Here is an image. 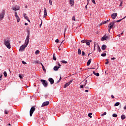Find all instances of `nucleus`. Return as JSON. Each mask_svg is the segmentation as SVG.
<instances>
[{
    "instance_id": "obj_1",
    "label": "nucleus",
    "mask_w": 126,
    "mask_h": 126,
    "mask_svg": "<svg viewBox=\"0 0 126 126\" xmlns=\"http://www.w3.org/2000/svg\"><path fill=\"white\" fill-rule=\"evenodd\" d=\"M4 42V45L6 46V48L7 49H10L11 48V46L10 45V38L7 37L3 39Z\"/></svg>"
},
{
    "instance_id": "obj_2",
    "label": "nucleus",
    "mask_w": 126,
    "mask_h": 126,
    "mask_svg": "<svg viewBox=\"0 0 126 126\" xmlns=\"http://www.w3.org/2000/svg\"><path fill=\"white\" fill-rule=\"evenodd\" d=\"M30 32H28V35L26 38L25 44V45L27 46H28V44H29V39H30Z\"/></svg>"
},
{
    "instance_id": "obj_3",
    "label": "nucleus",
    "mask_w": 126,
    "mask_h": 126,
    "mask_svg": "<svg viewBox=\"0 0 126 126\" xmlns=\"http://www.w3.org/2000/svg\"><path fill=\"white\" fill-rule=\"evenodd\" d=\"M92 42V40H82L81 41V43H86L87 46H90V43Z\"/></svg>"
},
{
    "instance_id": "obj_4",
    "label": "nucleus",
    "mask_w": 126,
    "mask_h": 126,
    "mask_svg": "<svg viewBox=\"0 0 126 126\" xmlns=\"http://www.w3.org/2000/svg\"><path fill=\"white\" fill-rule=\"evenodd\" d=\"M5 15V10H2V12L0 13V21L4 18Z\"/></svg>"
},
{
    "instance_id": "obj_5",
    "label": "nucleus",
    "mask_w": 126,
    "mask_h": 126,
    "mask_svg": "<svg viewBox=\"0 0 126 126\" xmlns=\"http://www.w3.org/2000/svg\"><path fill=\"white\" fill-rule=\"evenodd\" d=\"M42 84L43 85L44 87H47L48 86V82L45 80L41 79L40 80Z\"/></svg>"
},
{
    "instance_id": "obj_6",
    "label": "nucleus",
    "mask_w": 126,
    "mask_h": 126,
    "mask_svg": "<svg viewBox=\"0 0 126 126\" xmlns=\"http://www.w3.org/2000/svg\"><path fill=\"white\" fill-rule=\"evenodd\" d=\"M36 110V108L34 107H32L31 108V110L30 111V117H32V115H33V113L35 112V110Z\"/></svg>"
},
{
    "instance_id": "obj_7",
    "label": "nucleus",
    "mask_w": 126,
    "mask_h": 126,
    "mask_svg": "<svg viewBox=\"0 0 126 126\" xmlns=\"http://www.w3.org/2000/svg\"><path fill=\"white\" fill-rule=\"evenodd\" d=\"M114 25H115V23L111 22L110 23V24L108 25V27L109 28L108 30V32H110V31H111V29L114 27Z\"/></svg>"
},
{
    "instance_id": "obj_8",
    "label": "nucleus",
    "mask_w": 126,
    "mask_h": 126,
    "mask_svg": "<svg viewBox=\"0 0 126 126\" xmlns=\"http://www.w3.org/2000/svg\"><path fill=\"white\" fill-rule=\"evenodd\" d=\"M27 46L26 45H22L21 47H20V49L19 50V52H23V51H24L25 50V48H26Z\"/></svg>"
},
{
    "instance_id": "obj_9",
    "label": "nucleus",
    "mask_w": 126,
    "mask_h": 126,
    "mask_svg": "<svg viewBox=\"0 0 126 126\" xmlns=\"http://www.w3.org/2000/svg\"><path fill=\"white\" fill-rule=\"evenodd\" d=\"M72 81H73V80H71L69 82L66 83L63 86V88H66L70 84H71L72 83Z\"/></svg>"
},
{
    "instance_id": "obj_10",
    "label": "nucleus",
    "mask_w": 126,
    "mask_h": 126,
    "mask_svg": "<svg viewBox=\"0 0 126 126\" xmlns=\"http://www.w3.org/2000/svg\"><path fill=\"white\" fill-rule=\"evenodd\" d=\"M109 39V36H107L106 35H104L102 38H101V41H106V40H108Z\"/></svg>"
},
{
    "instance_id": "obj_11",
    "label": "nucleus",
    "mask_w": 126,
    "mask_h": 126,
    "mask_svg": "<svg viewBox=\"0 0 126 126\" xmlns=\"http://www.w3.org/2000/svg\"><path fill=\"white\" fill-rule=\"evenodd\" d=\"M12 9L13 10L16 11V10H19V9H20V7H19V6L16 5L15 6L12 8Z\"/></svg>"
},
{
    "instance_id": "obj_12",
    "label": "nucleus",
    "mask_w": 126,
    "mask_h": 126,
    "mask_svg": "<svg viewBox=\"0 0 126 126\" xmlns=\"http://www.w3.org/2000/svg\"><path fill=\"white\" fill-rule=\"evenodd\" d=\"M117 16H118V13H114L111 15L112 19H116V17H117Z\"/></svg>"
},
{
    "instance_id": "obj_13",
    "label": "nucleus",
    "mask_w": 126,
    "mask_h": 126,
    "mask_svg": "<svg viewBox=\"0 0 126 126\" xmlns=\"http://www.w3.org/2000/svg\"><path fill=\"white\" fill-rule=\"evenodd\" d=\"M49 104H50L49 101H45L44 102H43L42 103L41 107H45V106H48V105H49Z\"/></svg>"
},
{
    "instance_id": "obj_14",
    "label": "nucleus",
    "mask_w": 126,
    "mask_h": 126,
    "mask_svg": "<svg viewBox=\"0 0 126 126\" xmlns=\"http://www.w3.org/2000/svg\"><path fill=\"white\" fill-rule=\"evenodd\" d=\"M48 81H49L51 84H54L55 82V81L52 78H49L48 79Z\"/></svg>"
},
{
    "instance_id": "obj_15",
    "label": "nucleus",
    "mask_w": 126,
    "mask_h": 126,
    "mask_svg": "<svg viewBox=\"0 0 126 126\" xmlns=\"http://www.w3.org/2000/svg\"><path fill=\"white\" fill-rule=\"evenodd\" d=\"M107 48V45L103 44L101 46V49L102 50V51H105V49H106Z\"/></svg>"
},
{
    "instance_id": "obj_16",
    "label": "nucleus",
    "mask_w": 126,
    "mask_h": 126,
    "mask_svg": "<svg viewBox=\"0 0 126 126\" xmlns=\"http://www.w3.org/2000/svg\"><path fill=\"white\" fill-rule=\"evenodd\" d=\"M69 3L71 6H73L74 5V0H70Z\"/></svg>"
},
{
    "instance_id": "obj_17",
    "label": "nucleus",
    "mask_w": 126,
    "mask_h": 126,
    "mask_svg": "<svg viewBox=\"0 0 126 126\" xmlns=\"http://www.w3.org/2000/svg\"><path fill=\"white\" fill-rule=\"evenodd\" d=\"M59 68H60V66H55L53 69L55 70V71H57V70H59Z\"/></svg>"
},
{
    "instance_id": "obj_18",
    "label": "nucleus",
    "mask_w": 126,
    "mask_h": 126,
    "mask_svg": "<svg viewBox=\"0 0 126 126\" xmlns=\"http://www.w3.org/2000/svg\"><path fill=\"white\" fill-rule=\"evenodd\" d=\"M44 17H45L47 16V10L46 9V8H44Z\"/></svg>"
},
{
    "instance_id": "obj_19",
    "label": "nucleus",
    "mask_w": 126,
    "mask_h": 126,
    "mask_svg": "<svg viewBox=\"0 0 126 126\" xmlns=\"http://www.w3.org/2000/svg\"><path fill=\"white\" fill-rule=\"evenodd\" d=\"M92 61V59H90L87 62V65L88 66L89 65H90V64L91 63V61Z\"/></svg>"
},
{
    "instance_id": "obj_20",
    "label": "nucleus",
    "mask_w": 126,
    "mask_h": 126,
    "mask_svg": "<svg viewBox=\"0 0 126 126\" xmlns=\"http://www.w3.org/2000/svg\"><path fill=\"white\" fill-rule=\"evenodd\" d=\"M93 73L94 75H95L96 76H99L100 74H99V73H96L95 72V71H93Z\"/></svg>"
},
{
    "instance_id": "obj_21",
    "label": "nucleus",
    "mask_w": 126,
    "mask_h": 126,
    "mask_svg": "<svg viewBox=\"0 0 126 126\" xmlns=\"http://www.w3.org/2000/svg\"><path fill=\"white\" fill-rule=\"evenodd\" d=\"M53 60H54V61H57V58L56 57L55 53L53 54Z\"/></svg>"
},
{
    "instance_id": "obj_22",
    "label": "nucleus",
    "mask_w": 126,
    "mask_h": 126,
    "mask_svg": "<svg viewBox=\"0 0 126 126\" xmlns=\"http://www.w3.org/2000/svg\"><path fill=\"white\" fill-rule=\"evenodd\" d=\"M121 119L123 121V120H125V119H126V115H121Z\"/></svg>"
},
{
    "instance_id": "obj_23",
    "label": "nucleus",
    "mask_w": 126,
    "mask_h": 126,
    "mask_svg": "<svg viewBox=\"0 0 126 126\" xmlns=\"http://www.w3.org/2000/svg\"><path fill=\"white\" fill-rule=\"evenodd\" d=\"M24 17L26 19V20H28L29 18L27 16L26 14H24Z\"/></svg>"
},
{
    "instance_id": "obj_24",
    "label": "nucleus",
    "mask_w": 126,
    "mask_h": 126,
    "mask_svg": "<svg viewBox=\"0 0 126 126\" xmlns=\"http://www.w3.org/2000/svg\"><path fill=\"white\" fill-rule=\"evenodd\" d=\"M15 17L17 19V22H19V21H20V18H19V17L18 16H17V17Z\"/></svg>"
},
{
    "instance_id": "obj_25",
    "label": "nucleus",
    "mask_w": 126,
    "mask_h": 126,
    "mask_svg": "<svg viewBox=\"0 0 126 126\" xmlns=\"http://www.w3.org/2000/svg\"><path fill=\"white\" fill-rule=\"evenodd\" d=\"M78 54L81 55V50L80 48L78 49Z\"/></svg>"
},
{
    "instance_id": "obj_26",
    "label": "nucleus",
    "mask_w": 126,
    "mask_h": 126,
    "mask_svg": "<svg viewBox=\"0 0 126 126\" xmlns=\"http://www.w3.org/2000/svg\"><path fill=\"white\" fill-rule=\"evenodd\" d=\"M126 16L124 18H122V19H120L119 20L116 21V22H117V23L121 22V21H122V20H123V19H125V18H126Z\"/></svg>"
},
{
    "instance_id": "obj_27",
    "label": "nucleus",
    "mask_w": 126,
    "mask_h": 126,
    "mask_svg": "<svg viewBox=\"0 0 126 126\" xmlns=\"http://www.w3.org/2000/svg\"><path fill=\"white\" fill-rule=\"evenodd\" d=\"M112 117H113V118H117L118 117V115H117L116 113H114L112 115Z\"/></svg>"
},
{
    "instance_id": "obj_28",
    "label": "nucleus",
    "mask_w": 126,
    "mask_h": 126,
    "mask_svg": "<svg viewBox=\"0 0 126 126\" xmlns=\"http://www.w3.org/2000/svg\"><path fill=\"white\" fill-rule=\"evenodd\" d=\"M97 50L99 53L101 52V48H100V46L99 45L97 46Z\"/></svg>"
},
{
    "instance_id": "obj_29",
    "label": "nucleus",
    "mask_w": 126,
    "mask_h": 126,
    "mask_svg": "<svg viewBox=\"0 0 126 126\" xmlns=\"http://www.w3.org/2000/svg\"><path fill=\"white\" fill-rule=\"evenodd\" d=\"M120 105V102H116L114 106L118 107Z\"/></svg>"
},
{
    "instance_id": "obj_30",
    "label": "nucleus",
    "mask_w": 126,
    "mask_h": 126,
    "mask_svg": "<svg viewBox=\"0 0 126 126\" xmlns=\"http://www.w3.org/2000/svg\"><path fill=\"white\" fill-rule=\"evenodd\" d=\"M101 57H106L107 56V54L106 53H102L101 54Z\"/></svg>"
},
{
    "instance_id": "obj_31",
    "label": "nucleus",
    "mask_w": 126,
    "mask_h": 126,
    "mask_svg": "<svg viewBox=\"0 0 126 126\" xmlns=\"http://www.w3.org/2000/svg\"><path fill=\"white\" fill-rule=\"evenodd\" d=\"M3 74L5 77H6V76H7V73H6V71H4Z\"/></svg>"
},
{
    "instance_id": "obj_32",
    "label": "nucleus",
    "mask_w": 126,
    "mask_h": 126,
    "mask_svg": "<svg viewBox=\"0 0 126 126\" xmlns=\"http://www.w3.org/2000/svg\"><path fill=\"white\" fill-rule=\"evenodd\" d=\"M39 53H40V51H39V50H36V51H35V55H39Z\"/></svg>"
},
{
    "instance_id": "obj_33",
    "label": "nucleus",
    "mask_w": 126,
    "mask_h": 126,
    "mask_svg": "<svg viewBox=\"0 0 126 126\" xmlns=\"http://www.w3.org/2000/svg\"><path fill=\"white\" fill-rule=\"evenodd\" d=\"M105 115H107V112H104L103 114H101V116L103 117V116H105Z\"/></svg>"
},
{
    "instance_id": "obj_34",
    "label": "nucleus",
    "mask_w": 126,
    "mask_h": 126,
    "mask_svg": "<svg viewBox=\"0 0 126 126\" xmlns=\"http://www.w3.org/2000/svg\"><path fill=\"white\" fill-rule=\"evenodd\" d=\"M62 63H67V62H66L64 60L62 61Z\"/></svg>"
},
{
    "instance_id": "obj_35",
    "label": "nucleus",
    "mask_w": 126,
    "mask_h": 126,
    "mask_svg": "<svg viewBox=\"0 0 126 126\" xmlns=\"http://www.w3.org/2000/svg\"><path fill=\"white\" fill-rule=\"evenodd\" d=\"M86 84H87V80H85L84 85H83V86H84V87L86 86Z\"/></svg>"
},
{
    "instance_id": "obj_36",
    "label": "nucleus",
    "mask_w": 126,
    "mask_h": 126,
    "mask_svg": "<svg viewBox=\"0 0 126 126\" xmlns=\"http://www.w3.org/2000/svg\"><path fill=\"white\" fill-rule=\"evenodd\" d=\"M42 67L43 71H46V68H45V66H44V65H42Z\"/></svg>"
},
{
    "instance_id": "obj_37",
    "label": "nucleus",
    "mask_w": 126,
    "mask_h": 126,
    "mask_svg": "<svg viewBox=\"0 0 126 126\" xmlns=\"http://www.w3.org/2000/svg\"><path fill=\"white\" fill-rule=\"evenodd\" d=\"M49 3L50 5H53V2L52 1V0H49Z\"/></svg>"
},
{
    "instance_id": "obj_38",
    "label": "nucleus",
    "mask_w": 126,
    "mask_h": 126,
    "mask_svg": "<svg viewBox=\"0 0 126 126\" xmlns=\"http://www.w3.org/2000/svg\"><path fill=\"white\" fill-rule=\"evenodd\" d=\"M91 115H92V113H89L88 114V117L91 118H92V116H91Z\"/></svg>"
},
{
    "instance_id": "obj_39",
    "label": "nucleus",
    "mask_w": 126,
    "mask_h": 126,
    "mask_svg": "<svg viewBox=\"0 0 126 126\" xmlns=\"http://www.w3.org/2000/svg\"><path fill=\"white\" fill-rule=\"evenodd\" d=\"M4 114H5V115H7V114H8V111L4 110Z\"/></svg>"
},
{
    "instance_id": "obj_40",
    "label": "nucleus",
    "mask_w": 126,
    "mask_h": 126,
    "mask_svg": "<svg viewBox=\"0 0 126 126\" xmlns=\"http://www.w3.org/2000/svg\"><path fill=\"white\" fill-rule=\"evenodd\" d=\"M19 77H20V78L21 79H22L23 78V77H22V76H21V74H19Z\"/></svg>"
},
{
    "instance_id": "obj_41",
    "label": "nucleus",
    "mask_w": 126,
    "mask_h": 126,
    "mask_svg": "<svg viewBox=\"0 0 126 126\" xmlns=\"http://www.w3.org/2000/svg\"><path fill=\"white\" fill-rule=\"evenodd\" d=\"M82 56H85V52H84V51L82 52Z\"/></svg>"
},
{
    "instance_id": "obj_42",
    "label": "nucleus",
    "mask_w": 126,
    "mask_h": 126,
    "mask_svg": "<svg viewBox=\"0 0 126 126\" xmlns=\"http://www.w3.org/2000/svg\"><path fill=\"white\" fill-rule=\"evenodd\" d=\"M92 3H94V4H96V2H95V0H92Z\"/></svg>"
},
{
    "instance_id": "obj_43",
    "label": "nucleus",
    "mask_w": 126,
    "mask_h": 126,
    "mask_svg": "<svg viewBox=\"0 0 126 126\" xmlns=\"http://www.w3.org/2000/svg\"><path fill=\"white\" fill-rule=\"evenodd\" d=\"M72 19V20H74V21H75V16H73Z\"/></svg>"
},
{
    "instance_id": "obj_44",
    "label": "nucleus",
    "mask_w": 126,
    "mask_h": 126,
    "mask_svg": "<svg viewBox=\"0 0 126 126\" xmlns=\"http://www.w3.org/2000/svg\"><path fill=\"white\" fill-rule=\"evenodd\" d=\"M15 17H17V16H18V15H17V12H15Z\"/></svg>"
},
{
    "instance_id": "obj_45",
    "label": "nucleus",
    "mask_w": 126,
    "mask_h": 126,
    "mask_svg": "<svg viewBox=\"0 0 126 126\" xmlns=\"http://www.w3.org/2000/svg\"><path fill=\"white\" fill-rule=\"evenodd\" d=\"M83 87H84V86H83V85H81L80 86V88H81V89L83 88Z\"/></svg>"
},
{
    "instance_id": "obj_46",
    "label": "nucleus",
    "mask_w": 126,
    "mask_h": 126,
    "mask_svg": "<svg viewBox=\"0 0 126 126\" xmlns=\"http://www.w3.org/2000/svg\"><path fill=\"white\" fill-rule=\"evenodd\" d=\"M22 63L23 64H27V63H26V62H25V61H22Z\"/></svg>"
},
{
    "instance_id": "obj_47",
    "label": "nucleus",
    "mask_w": 126,
    "mask_h": 126,
    "mask_svg": "<svg viewBox=\"0 0 126 126\" xmlns=\"http://www.w3.org/2000/svg\"><path fill=\"white\" fill-rule=\"evenodd\" d=\"M122 4H123V1H121V3H120V4L119 6H122Z\"/></svg>"
},
{
    "instance_id": "obj_48",
    "label": "nucleus",
    "mask_w": 126,
    "mask_h": 126,
    "mask_svg": "<svg viewBox=\"0 0 126 126\" xmlns=\"http://www.w3.org/2000/svg\"><path fill=\"white\" fill-rule=\"evenodd\" d=\"M34 63H39V61H34Z\"/></svg>"
},
{
    "instance_id": "obj_49",
    "label": "nucleus",
    "mask_w": 126,
    "mask_h": 126,
    "mask_svg": "<svg viewBox=\"0 0 126 126\" xmlns=\"http://www.w3.org/2000/svg\"><path fill=\"white\" fill-rule=\"evenodd\" d=\"M58 65H59L58 66H60V68H61V66H62V65H61V64L60 63H58Z\"/></svg>"
},
{
    "instance_id": "obj_50",
    "label": "nucleus",
    "mask_w": 126,
    "mask_h": 126,
    "mask_svg": "<svg viewBox=\"0 0 126 126\" xmlns=\"http://www.w3.org/2000/svg\"><path fill=\"white\" fill-rule=\"evenodd\" d=\"M56 43H59V39L55 40Z\"/></svg>"
},
{
    "instance_id": "obj_51",
    "label": "nucleus",
    "mask_w": 126,
    "mask_h": 126,
    "mask_svg": "<svg viewBox=\"0 0 126 126\" xmlns=\"http://www.w3.org/2000/svg\"><path fill=\"white\" fill-rule=\"evenodd\" d=\"M107 23V22L106 21L102 22V24H106Z\"/></svg>"
},
{
    "instance_id": "obj_52",
    "label": "nucleus",
    "mask_w": 126,
    "mask_h": 126,
    "mask_svg": "<svg viewBox=\"0 0 126 126\" xmlns=\"http://www.w3.org/2000/svg\"><path fill=\"white\" fill-rule=\"evenodd\" d=\"M2 75H1L0 76V80H1V79H2Z\"/></svg>"
},
{
    "instance_id": "obj_53",
    "label": "nucleus",
    "mask_w": 126,
    "mask_h": 126,
    "mask_svg": "<svg viewBox=\"0 0 126 126\" xmlns=\"http://www.w3.org/2000/svg\"><path fill=\"white\" fill-rule=\"evenodd\" d=\"M111 98H112L113 99L115 98V96H114V95H111Z\"/></svg>"
},
{
    "instance_id": "obj_54",
    "label": "nucleus",
    "mask_w": 126,
    "mask_h": 126,
    "mask_svg": "<svg viewBox=\"0 0 126 126\" xmlns=\"http://www.w3.org/2000/svg\"><path fill=\"white\" fill-rule=\"evenodd\" d=\"M111 60H116V58H115V57H113V58H111Z\"/></svg>"
},
{
    "instance_id": "obj_55",
    "label": "nucleus",
    "mask_w": 126,
    "mask_h": 126,
    "mask_svg": "<svg viewBox=\"0 0 126 126\" xmlns=\"http://www.w3.org/2000/svg\"><path fill=\"white\" fill-rule=\"evenodd\" d=\"M42 23H43V22H42V21H41V24H40V25H39V27H41V26H42Z\"/></svg>"
},
{
    "instance_id": "obj_56",
    "label": "nucleus",
    "mask_w": 126,
    "mask_h": 126,
    "mask_svg": "<svg viewBox=\"0 0 126 126\" xmlns=\"http://www.w3.org/2000/svg\"><path fill=\"white\" fill-rule=\"evenodd\" d=\"M117 36L118 37H119V38H120V37H121V36L122 35H121V34H118Z\"/></svg>"
},
{
    "instance_id": "obj_57",
    "label": "nucleus",
    "mask_w": 126,
    "mask_h": 126,
    "mask_svg": "<svg viewBox=\"0 0 126 126\" xmlns=\"http://www.w3.org/2000/svg\"><path fill=\"white\" fill-rule=\"evenodd\" d=\"M108 63H109V61H107V62L105 63V64H108Z\"/></svg>"
},
{
    "instance_id": "obj_58",
    "label": "nucleus",
    "mask_w": 126,
    "mask_h": 126,
    "mask_svg": "<svg viewBox=\"0 0 126 126\" xmlns=\"http://www.w3.org/2000/svg\"><path fill=\"white\" fill-rule=\"evenodd\" d=\"M59 80H62V76H60V79H59Z\"/></svg>"
},
{
    "instance_id": "obj_59",
    "label": "nucleus",
    "mask_w": 126,
    "mask_h": 126,
    "mask_svg": "<svg viewBox=\"0 0 126 126\" xmlns=\"http://www.w3.org/2000/svg\"><path fill=\"white\" fill-rule=\"evenodd\" d=\"M66 30V29L65 28V31H64V35H65V31Z\"/></svg>"
},
{
    "instance_id": "obj_60",
    "label": "nucleus",
    "mask_w": 126,
    "mask_h": 126,
    "mask_svg": "<svg viewBox=\"0 0 126 126\" xmlns=\"http://www.w3.org/2000/svg\"><path fill=\"white\" fill-rule=\"evenodd\" d=\"M25 25H26V26L28 25V23H25Z\"/></svg>"
},
{
    "instance_id": "obj_61",
    "label": "nucleus",
    "mask_w": 126,
    "mask_h": 126,
    "mask_svg": "<svg viewBox=\"0 0 126 126\" xmlns=\"http://www.w3.org/2000/svg\"><path fill=\"white\" fill-rule=\"evenodd\" d=\"M89 91H88V90H86L85 91V92H88Z\"/></svg>"
},
{
    "instance_id": "obj_62",
    "label": "nucleus",
    "mask_w": 126,
    "mask_h": 126,
    "mask_svg": "<svg viewBox=\"0 0 126 126\" xmlns=\"http://www.w3.org/2000/svg\"><path fill=\"white\" fill-rule=\"evenodd\" d=\"M40 63V64H41V65L42 67L43 66V65H43V63Z\"/></svg>"
},
{
    "instance_id": "obj_63",
    "label": "nucleus",
    "mask_w": 126,
    "mask_h": 126,
    "mask_svg": "<svg viewBox=\"0 0 126 126\" xmlns=\"http://www.w3.org/2000/svg\"><path fill=\"white\" fill-rule=\"evenodd\" d=\"M29 22H30V20H29V18L27 20Z\"/></svg>"
},
{
    "instance_id": "obj_64",
    "label": "nucleus",
    "mask_w": 126,
    "mask_h": 126,
    "mask_svg": "<svg viewBox=\"0 0 126 126\" xmlns=\"http://www.w3.org/2000/svg\"><path fill=\"white\" fill-rule=\"evenodd\" d=\"M106 21V23H107V22H109V21H110V20H107Z\"/></svg>"
}]
</instances>
